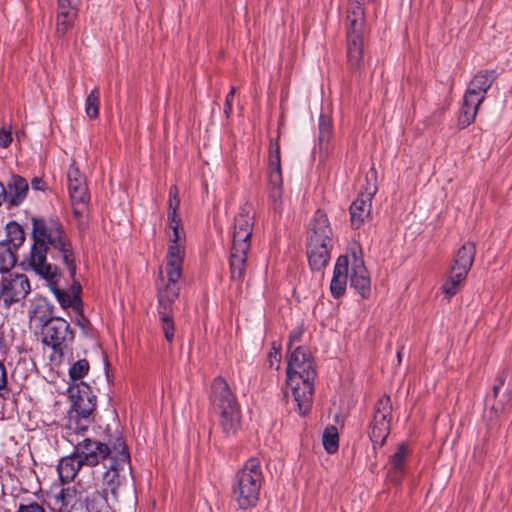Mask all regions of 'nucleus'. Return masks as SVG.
Here are the masks:
<instances>
[{"instance_id": "7c9ffc66", "label": "nucleus", "mask_w": 512, "mask_h": 512, "mask_svg": "<svg viewBox=\"0 0 512 512\" xmlns=\"http://www.w3.org/2000/svg\"><path fill=\"white\" fill-rule=\"evenodd\" d=\"M8 242H0V272L8 273L17 262V255Z\"/></svg>"}, {"instance_id": "5701e85b", "label": "nucleus", "mask_w": 512, "mask_h": 512, "mask_svg": "<svg viewBox=\"0 0 512 512\" xmlns=\"http://www.w3.org/2000/svg\"><path fill=\"white\" fill-rule=\"evenodd\" d=\"M350 285L363 298H367L371 292V280L362 259L354 258L352 273L350 275Z\"/></svg>"}, {"instance_id": "f257e3e1", "label": "nucleus", "mask_w": 512, "mask_h": 512, "mask_svg": "<svg viewBox=\"0 0 512 512\" xmlns=\"http://www.w3.org/2000/svg\"><path fill=\"white\" fill-rule=\"evenodd\" d=\"M32 246L25 257L29 269L47 280L51 285L59 276L58 268L47 262L48 249H53L67 267L71 278L76 274L75 254L71 241L62 224L54 218H37L32 220Z\"/></svg>"}, {"instance_id": "a19ab883", "label": "nucleus", "mask_w": 512, "mask_h": 512, "mask_svg": "<svg viewBox=\"0 0 512 512\" xmlns=\"http://www.w3.org/2000/svg\"><path fill=\"white\" fill-rule=\"evenodd\" d=\"M281 362L280 346L276 347V343H273L271 351L267 356V364L269 368L278 370Z\"/></svg>"}, {"instance_id": "4c0bfd02", "label": "nucleus", "mask_w": 512, "mask_h": 512, "mask_svg": "<svg viewBox=\"0 0 512 512\" xmlns=\"http://www.w3.org/2000/svg\"><path fill=\"white\" fill-rule=\"evenodd\" d=\"M99 105V89L95 87L85 101V112L89 119H96L99 116Z\"/></svg>"}, {"instance_id": "72a5a7b5", "label": "nucleus", "mask_w": 512, "mask_h": 512, "mask_svg": "<svg viewBox=\"0 0 512 512\" xmlns=\"http://www.w3.org/2000/svg\"><path fill=\"white\" fill-rule=\"evenodd\" d=\"M170 312L171 308H159V315L162 323L163 333L168 342L173 341L175 331L174 321Z\"/></svg>"}, {"instance_id": "2eb2a0df", "label": "nucleus", "mask_w": 512, "mask_h": 512, "mask_svg": "<svg viewBox=\"0 0 512 512\" xmlns=\"http://www.w3.org/2000/svg\"><path fill=\"white\" fill-rule=\"evenodd\" d=\"M30 290V281L23 273H9L0 281V299L6 306L21 302Z\"/></svg>"}, {"instance_id": "6ab92c4d", "label": "nucleus", "mask_w": 512, "mask_h": 512, "mask_svg": "<svg viewBox=\"0 0 512 512\" xmlns=\"http://www.w3.org/2000/svg\"><path fill=\"white\" fill-rule=\"evenodd\" d=\"M73 399L72 409L69 412L89 417L96 407V396L92 394L90 387L84 383L71 388Z\"/></svg>"}, {"instance_id": "de8ad7c7", "label": "nucleus", "mask_w": 512, "mask_h": 512, "mask_svg": "<svg viewBox=\"0 0 512 512\" xmlns=\"http://www.w3.org/2000/svg\"><path fill=\"white\" fill-rule=\"evenodd\" d=\"M8 372L3 362L0 361V390L7 387Z\"/></svg>"}, {"instance_id": "bb28decb", "label": "nucleus", "mask_w": 512, "mask_h": 512, "mask_svg": "<svg viewBox=\"0 0 512 512\" xmlns=\"http://www.w3.org/2000/svg\"><path fill=\"white\" fill-rule=\"evenodd\" d=\"M409 454L408 446L405 443H401L397 446V450L390 456V475L395 481H399L404 472L406 458Z\"/></svg>"}, {"instance_id": "39448f33", "label": "nucleus", "mask_w": 512, "mask_h": 512, "mask_svg": "<svg viewBox=\"0 0 512 512\" xmlns=\"http://www.w3.org/2000/svg\"><path fill=\"white\" fill-rule=\"evenodd\" d=\"M211 401L223 431L235 433L240 425L239 407L227 382L220 376L211 385Z\"/></svg>"}, {"instance_id": "58836bf2", "label": "nucleus", "mask_w": 512, "mask_h": 512, "mask_svg": "<svg viewBox=\"0 0 512 512\" xmlns=\"http://www.w3.org/2000/svg\"><path fill=\"white\" fill-rule=\"evenodd\" d=\"M180 206L179 191L176 186H171L169 190L168 200V222H173L175 219H179L177 211Z\"/></svg>"}, {"instance_id": "49530a36", "label": "nucleus", "mask_w": 512, "mask_h": 512, "mask_svg": "<svg viewBox=\"0 0 512 512\" xmlns=\"http://www.w3.org/2000/svg\"><path fill=\"white\" fill-rule=\"evenodd\" d=\"M77 324L81 327L83 333L85 335H90V323L88 321V319H86L84 317V315L82 314V312H79V315L77 317Z\"/></svg>"}, {"instance_id": "9b49d317", "label": "nucleus", "mask_w": 512, "mask_h": 512, "mask_svg": "<svg viewBox=\"0 0 512 512\" xmlns=\"http://www.w3.org/2000/svg\"><path fill=\"white\" fill-rule=\"evenodd\" d=\"M392 410L390 396L383 395L377 400L374 406L373 418L369 425V437L374 449L382 447L390 433Z\"/></svg>"}, {"instance_id": "f8f14e48", "label": "nucleus", "mask_w": 512, "mask_h": 512, "mask_svg": "<svg viewBox=\"0 0 512 512\" xmlns=\"http://www.w3.org/2000/svg\"><path fill=\"white\" fill-rule=\"evenodd\" d=\"M233 496L239 507L250 508L256 501V461L249 459L238 472L233 486Z\"/></svg>"}, {"instance_id": "f704fd0d", "label": "nucleus", "mask_w": 512, "mask_h": 512, "mask_svg": "<svg viewBox=\"0 0 512 512\" xmlns=\"http://www.w3.org/2000/svg\"><path fill=\"white\" fill-rule=\"evenodd\" d=\"M8 239L4 242H8L9 246H12L15 251L24 243L25 241V232L23 228L16 224L11 223L8 225Z\"/></svg>"}, {"instance_id": "7ed1b4c3", "label": "nucleus", "mask_w": 512, "mask_h": 512, "mask_svg": "<svg viewBox=\"0 0 512 512\" xmlns=\"http://www.w3.org/2000/svg\"><path fill=\"white\" fill-rule=\"evenodd\" d=\"M333 233L326 214L320 210L313 216L307 241V257L313 271H322L330 260Z\"/></svg>"}, {"instance_id": "37998d69", "label": "nucleus", "mask_w": 512, "mask_h": 512, "mask_svg": "<svg viewBox=\"0 0 512 512\" xmlns=\"http://www.w3.org/2000/svg\"><path fill=\"white\" fill-rule=\"evenodd\" d=\"M12 142V133L11 129L3 126L0 129V146L6 148Z\"/></svg>"}, {"instance_id": "393cba45", "label": "nucleus", "mask_w": 512, "mask_h": 512, "mask_svg": "<svg viewBox=\"0 0 512 512\" xmlns=\"http://www.w3.org/2000/svg\"><path fill=\"white\" fill-rule=\"evenodd\" d=\"M83 465L84 463L76 451L68 456L63 457L57 466V471L61 482L68 483L73 481Z\"/></svg>"}, {"instance_id": "ea45409f", "label": "nucleus", "mask_w": 512, "mask_h": 512, "mask_svg": "<svg viewBox=\"0 0 512 512\" xmlns=\"http://www.w3.org/2000/svg\"><path fill=\"white\" fill-rule=\"evenodd\" d=\"M89 371V363L86 359L76 361L69 369V376L76 381L82 379Z\"/></svg>"}, {"instance_id": "79ce46f5", "label": "nucleus", "mask_w": 512, "mask_h": 512, "mask_svg": "<svg viewBox=\"0 0 512 512\" xmlns=\"http://www.w3.org/2000/svg\"><path fill=\"white\" fill-rule=\"evenodd\" d=\"M332 134V126L330 122L323 117L320 118L319 122V141H328Z\"/></svg>"}, {"instance_id": "2f4dec72", "label": "nucleus", "mask_w": 512, "mask_h": 512, "mask_svg": "<svg viewBox=\"0 0 512 512\" xmlns=\"http://www.w3.org/2000/svg\"><path fill=\"white\" fill-rule=\"evenodd\" d=\"M81 500V493L73 487L63 488L57 496V501L61 502V507L68 509L73 508Z\"/></svg>"}, {"instance_id": "c9c22d12", "label": "nucleus", "mask_w": 512, "mask_h": 512, "mask_svg": "<svg viewBox=\"0 0 512 512\" xmlns=\"http://www.w3.org/2000/svg\"><path fill=\"white\" fill-rule=\"evenodd\" d=\"M323 446L329 454H333L338 450L339 435L335 426H329L324 430Z\"/></svg>"}, {"instance_id": "4468645a", "label": "nucleus", "mask_w": 512, "mask_h": 512, "mask_svg": "<svg viewBox=\"0 0 512 512\" xmlns=\"http://www.w3.org/2000/svg\"><path fill=\"white\" fill-rule=\"evenodd\" d=\"M67 180L73 214L76 218H84L88 213V202L90 196L88 193L86 179L74 163L69 166Z\"/></svg>"}, {"instance_id": "c85d7f7f", "label": "nucleus", "mask_w": 512, "mask_h": 512, "mask_svg": "<svg viewBox=\"0 0 512 512\" xmlns=\"http://www.w3.org/2000/svg\"><path fill=\"white\" fill-rule=\"evenodd\" d=\"M10 202L19 205L25 199L29 190L27 180L19 175H13L8 183Z\"/></svg>"}, {"instance_id": "aec40b11", "label": "nucleus", "mask_w": 512, "mask_h": 512, "mask_svg": "<svg viewBox=\"0 0 512 512\" xmlns=\"http://www.w3.org/2000/svg\"><path fill=\"white\" fill-rule=\"evenodd\" d=\"M80 0H58L56 32H67L73 28Z\"/></svg>"}, {"instance_id": "3c124183", "label": "nucleus", "mask_w": 512, "mask_h": 512, "mask_svg": "<svg viewBox=\"0 0 512 512\" xmlns=\"http://www.w3.org/2000/svg\"><path fill=\"white\" fill-rule=\"evenodd\" d=\"M397 358H398V361L401 362V352L400 351L397 352Z\"/></svg>"}, {"instance_id": "8fccbe9b", "label": "nucleus", "mask_w": 512, "mask_h": 512, "mask_svg": "<svg viewBox=\"0 0 512 512\" xmlns=\"http://www.w3.org/2000/svg\"><path fill=\"white\" fill-rule=\"evenodd\" d=\"M301 334H302L301 330H294L290 334V343H289V349L290 350L292 349L294 342H299L300 341Z\"/></svg>"}, {"instance_id": "c03bdc74", "label": "nucleus", "mask_w": 512, "mask_h": 512, "mask_svg": "<svg viewBox=\"0 0 512 512\" xmlns=\"http://www.w3.org/2000/svg\"><path fill=\"white\" fill-rule=\"evenodd\" d=\"M16 512H45L42 505L31 502L28 504H20Z\"/></svg>"}, {"instance_id": "e433bc0d", "label": "nucleus", "mask_w": 512, "mask_h": 512, "mask_svg": "<svg viewBox=\"0 0 512 512\" xmlns=\"http://www.w3.org/2000/svg\"><path fill=\"white\" fill-rule=\"evenodd\" d=\"M168 228V244H186V235L180 219H175L173 222H169Z\"/></svg>"}, {"instance_id": "a18cd8bd", "label": "nucleus", "mask_w": 512, "mask_h": 512, "mask_svg": "<svg viewBox=\"0 0 512 512\" xmlns=\"http://www.w3.org/2000/svg\"><path fill=\"white\" fill-rule=\"evenodd\" d=\"M234 95H235V88L232 87L225 99L224 114L227 118H229V116L232 112V102L234 99Z\"/></svg>"}, {"instance_id": "ddd939ff", "label": "nucleus", "mask_w": 512, "mask_h": 512, "mask_svg": "<svg viewBox=\"0 0 512 512\" xmlns=\"http://www.w3.org/2000/svg\"><path fill=\"white\" fill-rule=\"evenodd\" d=\"M376 171L371 169L366 175V186L350 206V220L354 229H359L370 218L372 200L377 193Z\"/></svg>"}, {"instance_id": "9d476101", "label": "nucleus", "mask_w": 512, "mask_h": 512, "mask_svg": "<svg viewBox=\"0 0 512 512\" xmlns=\"http://www.w3.org/2000/svg\"><path fill=\"white\" fill-rule=\"evenodd\" d=\"M253 233V224L249 223L244 215L235 218L233 244L230 255L232 277L240 278L243 274V266L246 262V254L249 250V240Z\"/></svg>"}, {"instance_id": "6e6552de", "label": "nucleus", "mask_w": 512, "mask_h": 512, "mask_svg": "<svg viewBox=\"0 0 512 512\" xmlns=\"http://www.w3.org/2000/svg\"><path fill=\"white\" fill-rule=\"evenodd\" d=\"M43 344L52 349L50 360L59 365L63 362L66 350L73 340L69 323L60 317H51L42 327Z\"/></svg>"}, {"instance_id": "1a4fd4ad", "label": "nucleus", "mask_w": 512, "mask_h": 512, "mask_svg": "<svg viewBox=\"0 0 512 512\" xmlns=\"http://www.w3.org/2000/svg\"><path fill=\"white\" fill-rule=\"evenodd\" d=\"M475 254L476 247L473 242H466L458 249L448 271L447 278L441 286L443 293L448 298L453 297L459 292L461 283L466 279L473 265Z\"/></svg>"}, {"instance_id": "423d86ee", "label": "nucleus", "mask_w": 512, "mask_h": 512, "mask_svg": "<svg viewBox=\"0 0 512 512\" xmlns=\"http://www.w3.org/2000/svg\"><path fill=\"white\" fill-rule=\"evenodd\" d=\"M108 462L102 477L103 491L117 499L120 488L131 475L130 454L122 437L115 439L113 456Z\"/></svg>"}, {"instance_id": "f3484780", "label": "nucleus", "mask_w": 512, "mask_h": 512, "mask_svg": "<svg viewBox=\"0 0 512 512\" xmlns=\"http://www.w3.org/2000/svg\"><path fill=\"white\" fill-rule=\"evenodd\" d=\"M73 446L82 462L88 466H95L105 459L109 461L114 451V444L110 447L105 443L89 438H82Z\"/></svg>"}, {"instance_id": "4be33fe9", "label": "nucleus", "mask_w": 512, "mask_h": 512, "mask_svg": "<svg viewBox=\"0 0 512 512\" xmlns=\"http://www.w3.org/2000/svg\"><path fill=\"white\" fill-rule=\"evenodd\" d=\"M349 272V259L346 255H341L335 263L333 277L330 283V292L334 298H340L344 295L347 286Z\"/></svg>"}, {"instance_id": "473e14b6", "label": "nucleus", "mask_w": 512, "mask_h": 512, "mask_svg": "<svg viewBox=\"0 0 512 512\" xmlns=\"http://www.w3.org/2000/svg\"><path fill=\"white\" fill-rule=\"evenodd\" d=\"M108 506L107 493L95 491L86 499L89 512H103Z\"/></svg>"}, {"instance_id": "dca6fc26", "label": "nucleus", "mask_w": 512, "mask_h": 512, "mask_svg": "<svg viewBox=\"0 0 512 512\" xmlns=\"http://www.w3.org/2000/svg\"><path fill=\"white\" fill-rule=\"evenodd\" d=\"M181 277L182 272L163 270L162 267L159 269L157 280L159 308H171L179 297Z\"/></svg>"}, {"instance_id": "a878e982", "label": "nucleus", "mask_w": 512, "mask_h": 512, "mask_svg": "<svg viewBox=\"0 0 512 512\" xmlns=\"http://www.w3.org/2000/svg\"><path fill=\"white\" fill-rule=\"evenodd\" d=\"M345 27L349 32H359L365 28L364 11L358 0L349 4Z\"/></svg>"}, {"instance_id": "f03ea898", "label": "nucleus", "mask_w": 512, "mask_h": 512, "mask_svg": "<svg viewBox=\"0 0 512 512\" xmlns=\"http://www.w3.org/2000/svg\"><path fill=\"white\" fill-rule=\"evenodd\" d=\"M315 378V363L308 348L295 347L288 358L287 385L301 416L306 415L312 407Z\"/></svg>"}, {"instance_id": "20e7f679", "label": "nucleus", "mask_w": 512, "mask_h": 512, "mask_svg": "<svg viewBox=\"0 0 512 512\" xmlns=\"http://www.w3.org/2000/svg\"><path fill=\"white\" fill-rule=\"evenodd\" d=\"M497 78L495 70H482L470 81L463 97V104L458 116V126L466 128L475 121L480 104Z\"/></svg>"}, {"instance_id": "a211bd4d", "label": "nucleus", "mask_w": 512, "mask_h": 512, "mask_svg": "<svg viewBox=\"0 0 512 512\" xmlns=\"http://www.w3.org/2000/svg\"><path fill=\"white\" fill-rule=\"evenodd\" d=\"M267 178L268 184L272 188L271 197L275 200L279 199L281 197L283 180L281 172L280 146L277 140L270 142Z\"/></svg>"}, {"instance_id": "09e8293b", "label": "nucleus", "mask_w": 512, "mask_h": 512, "mask_svg": "<svg viewBox=\"0 0 512 512\" xmlns=\"http://www.w3.org/2000/svg\"><path fill=\"white\" fill-rule=\"evenodd\" d=\"M31 188L34 191H45L46 183L42 178L34 177L31 181Z\"/></svg>"}, {"instance_id": "b1692460", "label": "nucleus", "mask_w": 512, "mask_h": 512, "mask_svg": "<svg viewBox=\"0 0 512 512\" xmlns=\"http://www.w3.org/2000/svg\"><path fill=\"white\" fill-rule=\"evenodd\" d=\"M364 34H348L347 58L351 69L359 70L363 66Z\"/></svg>"}, {"instance_id": "c756f323", "label": "nucleus", "mask_w": 512, "mask_h": 512, "mask_svg": "<svg viewBox=\"0 0 512 512\" xmlns=\"http://www.w3.org/2000/svg\"><path fill=\"white\" fill-rule=\"evenodd\" d=\"M72 287L74 293L73 295H70L59 288H52V290L62 307L66 308L72 306L75 310L80 311L82 304L76 293L80 291L81 286L79 283H74Z\"/></svg>"}, {"instance_id": "cd10ccee", "label": "nucleus", "mask_w": 512, "mask_h": 512, "mask_svg": "<svg viewBox=\"0 0 512 512\" xmlns=\"http://www.w3.org/2000/svg\"><path fill=\"white\" fill-rule=\"evenodd\" d=\"M185 247L186 245L182 244H168L166 265L163 270L182 272Z\"/></svg>"}, {"instance_id": "412c9836", "label": "nucleus", "mask_w": 512, "mask_h": 512, "mask_svg": "<svg viewBox=\"0 0 512 512\" xmlns=\"http://www.w3.org/2000/svg\"><path fill=\"white\" fill-rule=\"evenodd\" d=\"M91 425V418L69 412L68 421L65 426V438L71 445L76 444L85 437Z\"/></svg>"}, {"instance_id": "0eeeda50", "label": "nucleus", "mask_w": 512, "mask_h": 512, "mask_svg": "<svg viewBox=\"0 0 512 512\" xmlns=\"http://www.w3.org/2000/svg\"><path fill=\"white\" fill-rule=\"evenodd\" d=\"M485 417L489 421L506 418L512 409V367L502 370L495 379L492 392L486 396Z\"/></svg>"}]
</instances>
